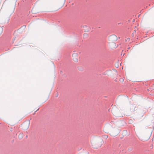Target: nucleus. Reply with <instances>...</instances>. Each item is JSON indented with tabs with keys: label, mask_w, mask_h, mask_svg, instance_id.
Masks as SVG:
<instances>
[{
	"label": "nucleus",
	"mask_w": 154,
	"mask_h": 154,
	"mask_svg": "<svg viewBox=\"0 0 154 154\" xmlns=\"http://www.w3.org/2000/svg\"><path fill=\"white\" fill-rule=\"evenodd\" d=\"M29 122H26L23 123L22 125V128L24 130L28 129L29 127Z\"/></svg>",
	"instance_id": "f257e3e1"
},
{
	"label": "nucleus",
	"mask_w": 154,
	"mask_h": 154,
	"mask_svg": "<svg viewBox=\"0 0 154 154\" xmlns=\"http://www.w3.org/2000/svg\"><path fill=\"white\" fill-rule=\"evenodd\" d=\"M72 56L73 61L75 62H77L79 58L78 54L76 53H74L72 54Z\"/></svg>",
	"instance_id": "f03ea898"
},
{
	"label": "nucleus",
	"mask_w": 154,
	"mask_h": 154,
	"mask_svg": "<svg viewBox=\"0 0 154 154\" xmlns=\"http://www.w3.org/2000/svg\"><path fill=\"white\" fill-rule=\"evenodd\" d=\"M109 40L111 42H114L117 40V37L115 35H112L110 36L109 38Z\"/></svg>",
	"instance_id": "7ed1b4c3"
},
{
	"label": "nucleus",
	"mask_w": 154,
	"mask_h": 154,
	"mask_svg": "<svg viewBox=\"0 0 154 154\" xmlns=\"http://www.w3.org/2000/svg\"><path fill=\"white\" fill-rule=\"evenodd\" d=\"M3 31V29L1 27H0V35H1Z\"/></svg>",
	"instance_id": "20e7f679"
},
{
	"label": "nucleus",
	"mask_w": 154,
	"mask_h": 154,
	"mask_svg": "<svg viewBox=\"0 0 154 154\" xmlns=\"http://www.w3.org/2000/svg\"><path fill=\"white\" fill-rule=\"evenodd\" d=\"M130 40V38H127V39H125V41H128V42H129V41Z\"/></svg>",
	"instance_id": "39448f33"
},
{
	"label": "nucleus",
	"mask_w": 154,
	"mask_h": 154,
	"mask_svg": "<svg viewBox=\"0 0 154 154\" xmlns=\"http://www.w3.org/2000/svg\"><path fill=\"white\" fill-rule=\"evenodd\" d=\"M65 3V0H62V5H63Z\"/></svg>",
	"instance_id": "423d86ee"
},
{
	"label": "nucleus",
	"mask_w": 154,
	"mask_h": 154,
	"mask_svg": "<svg viewBox=\"0 0 154 154\" xmlns=\"http://www.w3.org/2000/svg\"><path fill=\"white\" fill-rule=\"evenodd\" d=\"M108 137V136L107 135H105L104 136V137L106 138H107Z\"/></svg>",
	"instance_id": "0eeeda50"
},
{
	"label": "nucleus",
	"mask_w": 154,
	"mask_h": 154,
	"mask_svg": "<svg viewBox=\"0 0 154 154\" xmlns=\"http://www.w3.org/2000/svg\"><path fill=\"white\" fill-rule=\"evenodd\" d=\"M113 45H114L115 46L116 45H115V43L113 42Z\"/></svg>",
	"instance_id": "6e6552de"
},
{
	"label": "nucleus",
	"mask_w": 154,
	"mask_h": 154,
	"mask_svg": "<svg viewBox=\"0 0 154 154\" xmlns=\"http://www.w3.org/2000/svg\"><path fill=\"white\" fill-rule=\"evenodd\" d=\"M39 109V108H38L36 110V111H37Z\"/></svg>",
	"instance_id": "1a4fd4ad"
}]
</instances>
